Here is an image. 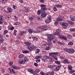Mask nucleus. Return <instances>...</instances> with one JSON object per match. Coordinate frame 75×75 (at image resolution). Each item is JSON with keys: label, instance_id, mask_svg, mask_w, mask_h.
<instances>
[{"label": "nucleus", "instance_id": "nucleus-2", "mask_svg": "<svg viewBox=\"0 0 75 75\" xmlns=\"http://www.w3.org/2000/svg\"><path fill=\"white\" fill-rule=\"evenodd\" d=\"M40 6L41 8V11H45L46 10H47V8L46 7L47 6L43 4L41 5Z\"/></svg>", "mask_w": 75, "mask_h": 75}, {"label": "nucleus", "instance_id": "nucleus-50", "mask_svg": "<svg viewBox=\"0 0 75 75\" xmlns=\"http://www.w3.org/2000/svg\"><path fill=\"white\" fill-rule=\"evenodd\" d=\"M7 33H8V31H7V30H4V35H6V34H7Z\"/></svg>", "mask_w": 75, "mask_h": 75}, {"label": "nucleus", "instance_id": "nucleus-24", "mask_svg": "<svg viewBox=\"0 0 75 75\" xmlns=\"http://www.w3.org/2000/svg\"><path fill=\"white\" fill-rule=\"evenodd\" d=\"M41 60H42V61L44 62H47L48 61V60H47V59H44V58H42L41 59Z\"/></svg>", "mask_w": 75, "mask_h": 75}, {"label": "nucleus", "instance_id": "nucleus-5", "mask_svg": "<svg viewBox=\"0 0 75 75\" xmlns=\"http://www.w3.org/2000/svg\"><path fill=\"white\" fill-rule=\"evenodd\" d=\"M64 16H62V17H58L56 18V20L57 21H62L63 20H64Z\"/></svg>", "mask_w": 75, "mask_h": 75}, {"label": "nucleus", "instance_id": "nucleus-4", "mask_svg": "<svg viewBox=\"0 0 75 75\" xmlns=\"http://www.w3.org/2000/svg\"><path fill=\"white\" fill-rule=\"evenodd\" d=\"M59 38H60V39L64 40H65V41H67V38L62 35H59Z\"/></svg>", "mask_w": 75, "mask_h": 75}, {"label": "nucleus", "instance_id": "nucleus-18", "mask_svg": "<svg viewBox=\"0 0 75 75\" xmlns=\"http://www.w3.org/2000/svg\"><path fill=\"white\" fill-rule=\"evenodd\" d=\"M48 26H43L42 28H43V31H45L47 30V29H48Z\"/></svg>", "mask_w": 75, "mask_h": 75}, {"label": "nucleus", "instance_id": "nucleus-11", "mask_svg": "<svg viewBox=\"0 0 75 75\" xmlns=\"http://www.w3.org/2000/svg\"><path fill=\"white\" fill-rule=\"evenodd\" d=\"M43 58H45V59H51V57H49V56H47L46 55H44L42 56Z\"/></svg>", "mask_w": 75, "mask_h": 75}, {"label": "nucleus", "instance_id": "nucleus-27", "mask_svg": "<svg viewBox=\"0 0 75 75\" xmlns=\"http://www.w3.org/2000/svg\"><path fill=\"white\" fill-rule=\"evenodd\" d=\"M47 41L48 42H51L52 41V40L48 37L47 39Z\"/></svg>", "mask_w": 75, "mask_h": 75}, {"label": "nucleus", "instance_id": "nucleus-35", "mask_svg": "<svg viewBox=\"0 0 75 75\" xmlns=\"http://www.w3.org/2000/svg\"><path fill=\"white\" fill-rule=\"evenodd\" d=\"M29 20L30 21H32L33 19H34V17L33 16H30L29 17Z\"/></svg>", "mask_w": 75, "mask_h": 75}, {"label": "nucleus", "instance_id": "nucleus-26", "mask_svg": "<svg viewBox=\"0 0 75 75\" xmlns=\"http://www.w3.org/2000/svg\"><path fill=\"white\" fill-rule=\"evenodd\" d=\"M47 45H48L50 47H52V43L50 42L49 44H47Z\"/></svg>", "mask_w": 75, "mask_h": 75}, {"label": "nucleus", "instance_id": "nucleus-21", "mask_svg": "<svg viewBox=\"0 0 75 75\" xmlns=\"http://www.w3.org/2000/svg\"><path fill=\"white\" fill-rule=\"evenodd\" d=\"M67 21L69 22V24H71V25H74V22H72L71 21Z\"/></svg>", "mask_w": 75, "mask_h": 75}, {"label": "nucleus", "instance_id": "nucleus-44", "mask_svg": "<svg viewBox=\"0 0 75 75\" xmlns=\"http://www.w3.org/2000/svg\"><path fill=\"white\" fill-rule=\"evenodd\" d=\"M71 38H72V36L70 35H68L67 37V38L68 39H71Z\"/></svg>", "mask_w": 75, "mask_h": 75}, {"label": "nucleus", "instance_id": "nucleus-3", "mask_svg": "<svg viewBox=\"0 0 75 75\" xmlns=\"http://www.w3.org/2000/svg\"><path fill=\"white\" fill-rule=\"evenodd\" d=\"M42 47L43 48L45 49V50H49L50 49V47H51L49 46L48 45H47V44H46L45 45H42Z\"/></svg>", "mask_w": 75, "mask_h": 75}, {"label": "nucleus", "instance_id": "nucleus-45", "mask_svg": "<svg viewBox=\"0 0 75 75\" xmlns=\"http://www.w3.org/2000/svg\"><path fill=\"white\" fill-rule=\"evenodd\" d=\"M59 58L61 59H65V56H60Z\"/></svg>", "mask_w": 75, "mask_h": 75}, {"label": "nucleus", "instance_id": "nucleus-34", "mask_svg": "<svg viewBox=\"0 0 75 75\" xmlns=\"http://www.w3.org/2000/svg\"><path fill=\"white\" fill-rule=\"evenodd\" d=\"M73 44H74V43L71 42H69L68 43V45H73Z\"/></svg>", "mask_w": 75, "mask_h": 75}, {"label": "nucleus", "instance_id": "nucleus-55", "mask_svg": "<svg viewBox=\"0 0 75 75\" xmlns=\"http://www.w3.org/2000/svg\"><path fill=\"white\" fill-rule=\"evenodd\" d=\"M71 49H70L69 48V50H68V53H69V54H71V52H72L71 51Z\"/></svg>", "mask_w": 75, "mask_h": 75}, {"label": "nucleus", "instance_id": "nucleus-51", "mask_svg": "<svg viewBox=\"0 0 75 75\" xmlns=\"http://www.w3.org/2000/svg\"><path fill=\"white\" fill-rule=\"evenodd\" d=\"M55 63H56V64H60L61 62L59 61H56L55 62Z\"/></svg>", "mask_w": 75, "mask_h": 75}, {"label": "nucleus", "instance_id": "nucleus-56", "mask_svg": "<svg viewBox=\"0 0 75 75\" xmlns=\"http://www.w3.org/2000/svg\"><path fill=\"white\" fill-rule=\"evenodd\" d=\"M68 69H70V70H71V69H72V66H69Z\"/></svg>", "mask_w": 75, "mask_h": 75}, {"label": "nucleus", "instance_id": "nucleus-63", "mask_svg": "<svg viewBox=\"0 0 75 75\" xmlns=\"http://www.w3.org/2000/svg\"><path fill=\"white\" fill-rule=\"evenodd\" d=\"M54 74H55V73L54 72V71H52L51 72V75H54Z\"/></svg>", "mask_w": 75, "mask_h": 75}, {"label": "nucleus", "instance_id": "nucleus-42", "mask_svg": "<svg viewBox=\"0 0 75 75\" xmlns=\"http://www.w3.org/2000/svg\"><path fill=\"white\" fill-rule=\"evenodd\" d=\"M23 53H25V54H26L27 53H29V51L27 50H25V51L23 50Z\"/></svg>", "mask_w": 75, "mask_h": 75}, {"label": "nucleus", "instance_id": "nucleus-61", "mask_svg": "<svg viewBox=\"0 0 75 75\" xmlns=\"http://www.w3.org/2000/svg\"><path fill=\"white\" fill-rule=\"evenodd\" d=\"M9 29L10 30H13L14 29V27H12L11 28H9Z\"/></svg>", "mask_w": 75, "mask_h": 75}, {"label": "nucleus", "instance_id": "nucleus-64", "mask_svg": "<svg viewBox=\"0 0 75 75\" xmlns=\"http://www.w3.org/2000/svg\"><path fill=\"white\" fill-rule=\"evenodd\" d=\"M40 74L41 75H45V73L42 71H41Z\"/></svg>", "mask_w": 75, "mask_h": 75}, {"label": "nucleus", "instance_id": "nucleus-15", "mask_svg": "<svg viewBox=\"0 0 75 75\" xmlns=\"http://www.w3.org/2000/svg\"><path fill=\"white\" fill-rule=\"evenodd\" d=\"M53 35H58L59 37V35H61L60 34V33L57 32H56L53 33Z\"/></svg>", "mask_w": 75, "mask_h": 75}, {"label": "nucleus", "instance_id": "nucleus-19", "mask_svg": "<svg viewBox=\"0 0 75 75\" xmlns=\"http://www.w3.org/2000/svg\"><path fill=\"white\" fill-rule=\"evenodd\" d=\"M32 39H33V41H38V39L35 37H32Z\"/></svg>", "mask_w": 75, "mask_h": 75}, {"label": "nucleus", "instance_id": "nucleus-13", "mask_svg": "<svg viewBox=\"0 0 75 75\" xmlns=\"http://www.w3.org/2000/svg\"><path fill=\"white\" fill-rule=\"evenodd\" d=\"M70 18L72 21H75V18H74V16L72 15H70Z\"/></svg>", "mask_w": 75, "mask_h": 75}, {"label": "nucleus", "instance_id": "nucleus-43", "mask_svg": "<svg viewBox=\"0 0 75 75\" xmlns=\"http://www.w3.org/2000/svg\"><path fill=\"white\" fill-rule=\"evenodd\" d=\"M28 32H29L30 34H31L32 33H33V30L31 29H29L28 30Z\"/></svg>", "mask_w": 75, "mask_h": 75}, {"label": "nucleus", "instance_id": "nucleus-1", "mask_svg": "<svg viewBox=\"0 0 75 75\" xmlns=\"http://www.w3.org/2000/svg\"><path fill=\"white\" fill-rule=\"evenodd\" d=\"M37 47L34 45L29 46L27 47V48L30 51H33L35 49H36Z\"/></svg>", "mask_w": 75, "mask_h": 75}, {"label": "nucleus", "instance_id": "nucleus-31", "mask_svg": "<svg viewBox=\"0 0 75 75\" xmlns=\"http://www.w3.org/2000/svg\"><path fill=\"white\" fill-rule=\"evenodd\" d=\"M53 54H53V55H54L53 57H55L56 55H57L58 54V52H53Z\"/></svg>", "mask_w": 75, "mask_h": 75}, {"label": "nucleus", "instance_id": "nucleus-39", "mask_svg": "<svg viewBox=\"0 0 75 75\" xmlns=\"http://www.w3.org/2000/svg\"><path fill=\"white\" fill-rule=\"evenodd\" d=\"M74 72H75V70H71L70 72V74H72L73 73H74Z\"/></svg>", "mask_w": 75, "mask_h": 75}, {"label": "nucleus", "instance_id": "nucleus-53", "mask_svg": "<svg viewBox=\"0 0 75 75\" xmlns=\"http://www.w3.org/2000/svg\"><path fill=\"white\" fill-rule=\"evenodd\" d=\"M67 13H66V12L65 11H62V14H63V15H65V14H66Z\"/></svg>", "mask_w": 75, "mask_h": 75}, {"label": "nucleus", "instance_id": "nucleus-52", "mask_svg": "<svg viewBox=\"0 0 75 75\" xmlns=\"http://www.w3.org/2000/svg\"><path fill=\"white\" fill-rule=\"evenodd\" d=\"M53 54H53V52L49 53V55H50V56H51V57H54V55H53Z\"/></svg>", "mask_w": 75, "mask_h": 75}, {"label": "nucleus", "instance_id": "nucleus-25", "mask_svg": "<svg viewBox=\"0 0 75 75\" xmlns=\"http://www.w3.org/2000/svg\"><path fill=\"white\" fill-rule=\"evenodd\" d=\"M41 60H42V61L44 62H47L48 61V60H47V59H44V58H42L41 59Z\"/></svg>", "mask_w": 75, "mask_h": 75}, {"label": "nucleus", "instance_id": "nucleus-40", "mask_svg": "<svg viewBox=\"0 0 75 75\" xmlns=\"http://www.w3.org/2000/svg\"><path fill=\"white\" fill-rule=\"evenodd\" d=\"M71 54H74V53L75 52V50L74 49H71Z\"/></svg>", "mask_w": 75, "mask_h": 75}, {"label": "nucleus", "instance_id": "nucleus-30", "mask_svg": "<svg viewBox=\"0 0 75 75\" xmlns=\"http://www.w3.org/2000/svg\"><path fill=\"white\" fill-rule=\"evenodd\" d=\"M42 58V56H38L36 57L35 58V59H40V58Z\"/></svg>", "mask_w": 75, "mask_h": 75}, {"label": "nucleus", "instance_id": "nucleus-47", "mask_svg": "<svg viewBox=\"0 0 75 75\" xmlns=\"http://www.w3.org/2000/svg\"><path fill=\"white\" fill-rule=\"evenodd\" d=\"M70 31H75V28H70Z\"/></svg>", "mask_w": 75, "mask_h": 75}, {"label": "nucleus", "instance_id": "nucleus-59", "mask_svg": "<svg viewBox=\"0 0 75 75\" xmlns=\"http://www.w3.org/2000/svg\"><path fill=\"white\" fill-rule=\"evenodd\" d=\"M13 8L14 9V10H16V8H17V7H16L15 5H14L13 6Z\"/></svg>", "mask_w": 75, "mask_h": 75}, {"label": "nucleus", "instance_id": "nucleus-48", "mask_svg": "<svg viewBox=\"0 0 75 75\" xmlns=\"http://www.w3.org/2000/svg\"><path fill=\"white\" fill-rule=\"evenodd\" d=\"M32 74H33L34 75H37V73H36V72L35 71H33V72H32Z\"/></svg>", "mask_w": 75, "mask_h": 75}, {"label": "nucleus", "instance_id": "nucleus-57", "mask_svg": "<svg viewBox=\"0 0 75 75\" xmlns=\"http://www.w3.org/2000/svg\"><path fill=\"white\" fill-rule=\"evenodd\" d=\"M9 65H11H11H12L13 64V62H10L9 63Z\"/></svg>", "mask_w": 75, "mask_h": 75}, {"label": "nucleus", "instance_id": "nucleus-10", "mask_svg": "<svg viewBox=\"0 0 75 75\" xmlns=\"http://www.w3.org/2000/svg\"><path fill=\"white\" fill-rule=\"evenodd\" d=\"M45 11H42L41 10H38L37 11V14L38 15H40L41 13H45Z\"/></svg>", "mask_w": 75, "mask_h": 75}, {"label": "nucleus", "instance_id": "nucleus-62", "mask_svg": "<svg viewBox=\"0 0 75 75\" xmlns=\"http://www.w3.org/2000/svg\"><path fill=\"white\" fill-rule=\"evenodd\" d=\"M21 68H20V67H16V68L15 69H17V70H18V69H20Z\"/></svg>", "mask_w": 75, "mask_h": 75}, {"label": "nucleus", "instance_id": "nucleus-22", "mask_svg": "<svg viewBox=\"0 0 75 75\" xmlns=\"http://www.w3.org/2000/svg\"><path fill=\"white\" fill-rule=\"evenodd\" d=\"M28 71L29 72H31V74H32L33 72V69L31 68H30L28 69Z\"/></svg>", "mask_w": 75, "mask_h": 75}, {"label": "nucleus", "instance_id": "nucleus-32", "mask_svg": "<svg viewBox=\"0 0 75 75\" xmlns=\"http://www.w3.org/2000/svg\"><path fill=\"white\" fill-rule=\"evenodd\" d=\"M55 6L56 7H59V8H61V7H62V5H61L56 4L55 5Z\"/></svg>", "mask_w": 75, "mask_h": 75}, {"label": "nucleus", "instance_id": "nucleus-41", "mask_svg": "<svg viewBox=\"0 0 75 75\" xmlns=\"http://www.w3.org/2000/svg\"><path fill=\"white\" fill-rule=\"evenodd\" d=\"M69 49V48H64V51H66V52H68Z\"/></svg>", "mask_w": 75, "mask_h": 75}, {"label": "nucleus", "instance_id": "nucleus-14", "mask_svg": "<svg viewBox=\"0 0 75 75\" xmlns=\"http://www.w3.org/2000/svg\"><path fill=\"white\" fill-rule=\"evenodd\" d=\"M37 31L39 32H42L43 31V28H39L37 29Z\"/></svg>", "mask_w": 75, "mask_h": 75}, {"label": "nucleus", "instance_id": "nucleus-54", "mask_svg": "<svg viewBox=\"0 0 75 75\" xmlns=\"http://www.w3.org/2000/svg\"><path fill=\"white\" fill-rule=\"evenodd\" d=\"M40 71V70L38 69H37L35 70V72H37V73H38Z\"/></svg>", "mask_w": 75, "mask_h": 75}, {"label": "nucleus", "instance_id": "nucleus-60", "mask_svg": "<svg viewBox=\"0 0 75 75\" xmlns=\"http://www.w3.org/2000/svg\"><path fill=\"white\" fill-rule=\"evenodd\" d=\"M53 10L55 11H56L57 10V9L56 8V7H54L53 8Z\"/></svg>", "mask_w": 75, "mask_h": 75}, {"label": "nucleus", "instance_id": "nucleus-9", "mask_svg": "<svg viewBox=\"0 0 75 75\" xmlns=\"http://www.w3.org/2000/svg\"><path fill=\"white\" fill-rule=\"evenodd\" d=\"M24 44L26 46H30L31 45V43L29 42H24Z\"/></svg>", "mask_w": 75, "mask_h": 75}, {"label": "nucleus", "instance_id": "nucleus-28", "mask_svg": "<svg viewBox=\"0 0 75 75\" xmlns=\"http://www.w3.org/2000/svg\"><path fill=\"white\" fill-rule=\"evenodd\" d=\"M58 21H57V20L55 21L54 22V25L56 26H57V25H58Z\"/></svg>", "mask_w": 75, "mask_h": 75}, {"label": "nucleus", "instance_id": "nucleus-49", "mask_svg": "<svg viewBox=\"0 0 75 75\" xmlns=\"http://www.w3.org/2000/svg\"><path fill=\"white\" fill-rule=\"evenodd\" d=\"M48 20H49V21H51V19H52V18L51 17V16H49L48 17Z\"/></svg>", "mask_w": 75, "mask_h": 75}, {"label": "nucleus", "instance_id": "nucleus-20", "mask_svg": "<svg viewBox=\"0 0 75 75\" xmlns=\"http://www.w3.org/2000/svg\"><path fill=\"white\" fill-rule=\"evenodd\" d=\"M7 10L8 11V12L11 13L12 11V8H7Z\"/></svg>", "mask_w": 75, "mask_h": 75}, {"label": "nucleus", "instance_id": "nucleus-16", "mask_svg": "<svg viewBox=\"0 0 75 75\" xmlns=\"http://www.w3.org/2000/svg\"><path fill=\"white\" fill-rule=\"evenodd\" d=\"M23 62H24V60H23L22 59H20L18 60V62L19 64H21Z\"/></svg>", "mask_w": 75, "mask_h": 75}, {"label": "nucleus", "instance_id": "nucleus-33", "mask_svg": "<svg viewBox=\"0 0 75 75\" xmlns=\"http://www.w3.org/2000/svg\"><path fill=\"white\" fill-rule=\"evenodd\" d=\"M4 41V39L3 38H0V43L1 42V43H2Z\"/></svg>", "mask_w": 75, "mask_h": 75}, {"label": "nucleus", "instance_id": "nucleus-6", "mask_svg": "<svg viewBox=\"0 0 75 75\" xmlns=\"http://www.w3.org/2000/svg\"><path fill=\"white\" fill-rule=\"evenodd\" d=\"M59 23L61 25H63L64 27H67V26H68V24L64 22H60Z\"/></svg>", "mask_w": 75, "mask_h": 75}, {"label": "nucleus", "instance_id": "nucleus-23", "mask_svg": "<svg viewBox=\"0 0 75 75\" xmlns=\"http://www.w3.org/2000/svg\"><path fill=\"white\" fill-rule=\"evenodd\" d=\"M24 59V60H23V62H25L26 61H28V58L27 57H25Z\"/></svg>", "mask_w": 75, "mask_h": 75}, {"label": "nucleus", "instance_id": "nucleus-58", "mask_svg": "<svg viewBox=\"0 0 75 75\" xmlns=\"http://www.w3.org/2000/svg\"><path fill=\"white\" fill-rule=\"evenodd\" d=\"M60 31H61V30L59 29H57L56 31V32L57 33H60Z\"/></svg>", "mask_w": 75, "mask_h": 75}, {"label": "nucleus", "instance_id": "nucleus-36", "mask_svg": "<svg viewBox=\"0 0 75 75\" xmlns=\"http://www.w3.org/2000/svg\"><path fill=\"white\" fill-rule=\"evenodd\" d=\"M24 57V55L23 54H21L19 56V58H23Z\"/></svg>", "mask_w": 75, "mask_h": 75}, {"label": "nucleus", "instance_id": "nucleus-46", "mask_svg": "<svg viewBox=\"0 0 75 75\" xmlns=\"http://www.w3.org/2000/svg\"><path fill=\"white\" fill-rule=\"evenodd\" d=\"M48 67L49 68H53V65H50L48 66Z\"/></svg>", "mask_w": 75, "mask_h": 75}, {"label": "nucleus", "instance_id": "nucleus-7", "mask_svg": "<svg viewBox=\"0 0 75 75\" xmlns=\"http://www.w3.org/2000/svg\"><path fill=\"white\" fill-rule=\"evenodd\" d=\"M8 0H0V4H5V3H6V2Z\"/></svg>", "mask_w": 75, "mask_h": 75}, {"label": "nucleus", "instance_id": "nucleus-38", "mask_svg": "<svg viewBox=\"0 0 75 75\" xmlns=\"http://www.w3.org/2000/svg\"><path fill=\"white\" fill-rule=\"evenodd\" d=\"M59 69H60V68H59V67L57 66L55 68L56 71H58L59 70Z\"/></svg>", "mask_w": 75, "mask_h": 75}, {"label": "nucleus", "instance_id": "nucleus-29", "mask_svg": "<svg viewBox=\"0 0 75 75\" xmlns=\"http://www.w3.org/2000/svg\"><path fill=\"white\" fill-rule=\"evenodd\" d=\"M3 19L2 18H0V24H2L3 23Z\"/></svg>", "mask_w": 75, "mask_h": 75}, {"label": "nucleus", "instance_id": "nucleus-8", "mask_svg": "<svg viewBox=\"0 0 75 75\" xmlns=\"http://www.w3.org/2000/svg\"><path fill=\"white\" fill-rule=\"evenodd\" d=\"M41 16L42 18H44L47 16V13H42Z\"/></svg>", "mask_w": 75, "mask_h": 75}, {"label": "nucleus", "instance_id": "nucleus-12", "mask_svg": "<svg viewBox=\"0 0 75 75\" xmlns=\"http://www.w3.org/2000/svg\"><path fill=\"white\" fill-rule=\"evenodd\" d=\"M48 37L50 38L52 40H54L55 38V37L53 36L52 35H48Z\"/></svg>", "mask_w": 75, "mask_h": 75}, {"label": "nucleus", "instance_id": "nucleus-37", "mask_svg": "<svg viewBox=\"0 0 75 75\" xmlns=\"http://www.w3.org/2000/svg\"><path fill=\"white\" fill-rule=\"evenodd\" d=\"M45 23H50V21H49V20L48 19H46L45 21Z\"/></svg>", "mask_w": 75, "mask_h": 75}, {"label": "nucleus", "instance_id": "nucleus-17", "mask_svg": "<svg viewBox=\"0 0 75 75\" xmlns=\"http://www.w3.org/2000/svg\"><path fill=\"white\" fill-rule=\"evenodd\" d=\"M64 60V62H65V63L66 64H68L70 63V62H69L68 61V60L67 59H66Z\"/></svg>", "mask_w": 75, "mask_h": 75}]
</instances>
